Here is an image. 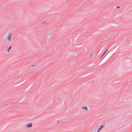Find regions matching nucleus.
Wrapping results in <instances>:
<instances>
[{
    "instance_id": "4",
    "label": "nucleus",
    "mask_w": 132,
    "mask_h": 132,
    "mask_svg": "<svg viewBox=\"0 0 132 132\" xmlns=\"http://www.w3.org/2000/svg\"><path fill=\"white\" fill-rule=\"evenodd\" d=\"M82 109L85 110H88L87 108L85 106H83L82 107Z\"/></svg>"
},
{
    "instance_id": "7",
    "label": "nucleus",
    "mask_w": 132,
    "mask_h": 132,
    "mask_svg": "<svg viewBox=\"0 0 132 132\" xmlns=\"http://www.w3.org/2000/svg\"><path fill=\"white\" fill-rule=\"evenodd\" d=\"M100 129L99 128L98 129V130L97 131V132H98L100 131Z\"/></svg>"
},
{
    "instance_id": "3",
    "label": "nucleus",
    "mask_w": 132,
    "mask_h": 132,
    "mask_svg": "<svg viewBox=\"0 0 132 132\" xmlns=\"http://www.w3.org/2000/svg\"><path fill=\"white\" fill-rule=\"evenodd\" d=\"M32 126V124L31 123L29 124H28L26 125V126L27 128H29L30 127H31Z\"/></svg>"
},
{
    "instance_id": "10",
    "label": "nucleus",
    "mask_w": 132,
    "mask_h": 132,
    "mask_svg": "<svg viewBox=\"0 0 132 132\" xmlns=\"http://www.w3.org/2000/svg\"><path fill=\"white\" fill-rule=\"evenodd\" d=\"M104 53H103V54L101 56V57H102V56H103V55H104Z\"/></svg>"
},
{
    "instance_id": "2",
    "label": "nucleus",
    "mask_w": 132,
    "mask_h": 132,
    "mask_svg": "<svg viewBox=\"0 0 132 132\" xmlns=\"http://www.w3.org/2000/svg\"><path fill=\"white\" fill-rule=\"evenodd\" d=\"M12 35V34L11 33H10L9 34L8 37L6 39L8 40V42H9L11 38Z\"/></svg>"
},
{
    "instance_id": "1",
    "label": "nucleus",
    "mask_w": 132,
    "mask_h": 132,
    "mask_svg": "<svg viewBox=\"0 0 132 132\" xmlns=\"http://www.w3.org/2000/svg\"><path fill=\"white\" fill-rule=\"evenodd\" d=\"M52 39V35L51 34H48L47 36V41L48 43L50 42Z\"/></svg>"
},
{
    "instance_id": "6",
    "label": "nucleus",
    "mask_w": 132,
    "mask_h": 132,
    "mask_svg": "<svg viewBox=\"0 0 132 132\" xmlns=\"http://www.w3.org/2000/svg\"><path fill=\"white\" fill-rule=\"evenodd\" d=\"M104 126V125H101L100 127L99 128L100 129H101Z\"/></svg>"
},
{
    "instance_id": "9",
    "label": "nucleus",
    "mask_w": 132,
    "mask_h": 132,
    "mask_svg": "<svg viewBox=\"0 0 132 132\" xmlns=\"http://www.w3.org/2000/svg\"><path fill=\"white\" fill-rule=\"evenodd\" d=\"M117 8H120V6H117Z\"/></svg>"
},
{
    "instance_id": "8",
    "label": "nucleus",
    "mask_w": 132,
    "mask_h": 132,
    "mask_svg": "<svg viewBox=\"0 0 132 132\" xmlns=\"http://www.w3.org/2000/svg\"><path fill=\"white\" fill-rule=\"evenodd\" d=\"M107 50V49L106 50V51H105V52H104V54H105V53L106 52Z\"/></svg>"
},
{
    "instance_id": "5",
    "label": "nucleus",
    "mask_w": 132,
    "mask_h": 132,
    "mask_svg": "<svg viewBox=\"0 0 132 132\" xmlns=\"http://www.w3.org/2000/svg\"><path fill=\"white\" fill-rule=\"evenodd\" d=\"M11 47H12V46H10L9 47V48L7 50V51H8V52H9V50L10 49H11Z\"/></svg>"
}]
</instances>
